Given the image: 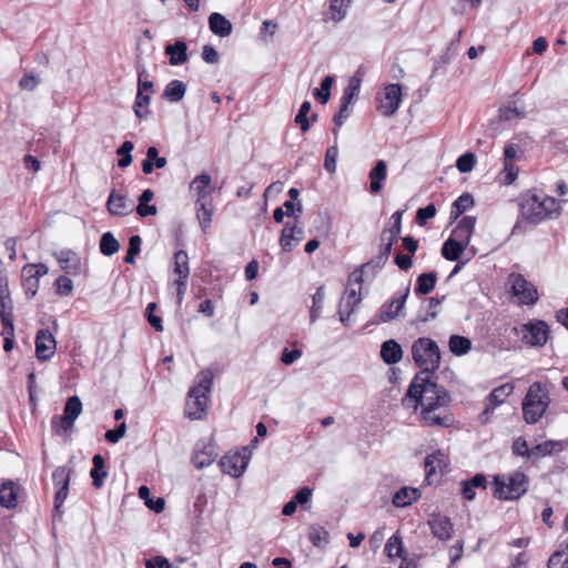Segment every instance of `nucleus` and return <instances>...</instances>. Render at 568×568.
<instances>
[{
    "instance_id": "1",
    "label": "nucleus",
    "mask_w": 568,
    "mask_h": 568,
    "mask_svg": "<svg viewBox=\"0 0 568 568\" xmlns=\"http://www.w3.org/2000/svg\"><path fill=\"white\" fill-rule=\"evenodd\" d=\"M403 403L412 405L414 409L420 406V419L426 426L448 428L454 424V417L448 410L449 393L436 383L435 377H428L427 373L415 375Z\"/></svg>"
},
{
    "instance_id": "2",
    "label": "nucleus",
    "mask_w": 568,
    "mask_h": 568,
    "mask_svg": "<svg viewBox=\"0 0 568 568\" xmlns=\"http://www.w3.org/2000/svg\"><path fill=\"white\" fill-rule=\"evenodd\" d=\"M213 373L206 368L196 375V382L189 390L184 414L191 420L203 419L207 413L213 387Z\"/></svg>"
},
{
    "instance_id": "3",
    "label": "nucleus",
    "mask_w": 568,
    "mask_h": 568,
    "mask_svg": "<svg viewBox=\"0 0 568 568\" xmlns=\"http://www.w3.org/2000/svg\"><path fill=\"white\" fill-rule=\"evenodd\" d=\"M523 219L531 224H538L559 213L560 205L555 197L546 194L526 193L519 199Z\"/></svg>"
},
{
    "instance_id": "4",
    "label": "nucleus",
    "mask_w": 568,
    "mask_h": 568,
    "mask_svg": "<svg viewBox=\"0 0 568 568\" xmlns=\"http://www.w3.org/2000/svg\"><path fill=\"white\" fill-rule=\"evenodd\" d=\"M550 404L549 392L540 382H534L523 400V415L528 424H536L546 413Z\"/></svg>"
},
{
    "instance_id": "5",
    "label": "nucleus",
    "mask_w": 568,
    "mask_h": 568,
    "mask_svg": "<svg viewBox=\"0 0 568 568\" xmlns=\"http://www.w3.org/2000/svg\"><path fill=\"white\" fill-rule=\"evenodd\" d=\"M412 356L419 373H427L428 377H435L440 366V351L437 343L428 337H419L412 345Z\"/></svg>"
},
{
    "instance_id": "6",
    "label": "nucleus",
    "mask_w": 568,
    "mask_h": 568,
    "mask_svg": "<svg viewBox=\"0 0 568 568\" xmlns=\"http://www.w3.org/2000/svg\"><path fill=\"white\" fill-rule=\"evenodd\" d=\"M494 496L503 500L518 499L528 490L529 479L521 471L494 477Z\"/></svg>"
},
{
    "instance_id": "7",
    "label": "nucleus",
    "mask_w": 568,
    "mask_h": 568,
    "mask_svg": "<svg viewBox=\"0 0 568 568\" xmlns=\"http://www.w3.org/2000/svg\"><path fill=\"white\" fill-rule=\"evenodd\" d=\"M511 293L518 298L521 305H535L539 300L537 287L524 275L519 273H510L507 278Z\"/></svg>"
},
{
    "instance_id": "8",
    "label": "nucleus",
    "mask_w": 568,
    "mask_h": 568,
    "mask_svg": "<svg viewBox=\"0 0 568 568\" xmlns=\"http://www.w3.org/2000/svg\"><path fill=\"white\" fill-rule=\"evenodd\" d=\"M82 412V403L78 396H71L67 399L63 415L54 416L51 420V428L55 434L68 433L73 428L75 419Z\"/></svg>"
},
{
    "instance_id": "9",
    "label": "nucleus",
    "mask_w": 568,
    "mask_h": 568,
    "mask_svg": "<svg viewBox=\"0 0 568 568\" xmlns=\"http://www.w3.org/2000/svg\"><path fill=\"white\" fill-rule=\"evenodd\" d=\"M363 270H355L348 277V284L339 302V308L353 313L362 302Z\"/></svg>"
},
{
    "instance_id": "10",
    "label": "nucleus",
    "mask_w": 568,
    "mask_h": 568,
    "mask_svg": "<svg viewBox=\"0 0 568 568\" xmlns=\"http://www.w3.org/2000/svg\"><path fill=\"white\" fill-rule=\"evenodd\" d=\"M523 341L532 347H542L549 338V326L545 321L532 320L520 326Z\"/></svg>"
},
{
    "instance_id": "11",
    "label": "nucleus",
    "mask_w": 568,
    "mask_h": 568,
    "mask_svg": "<svg viewBox=\"0 0 568 568\" xmlns=\"http://www.w3.org/2000/svg\"><path fill=\"white\" fill-rule=\"evenodd\" d=\"M409 292H410L409 286H406L404 288V291L402 292V294L393 297L390 301L385 302L378 311L377 323H388L399 316H405V313L403 311H404L406 301L409 296Z\"/></svg>"
},
{
    "instance_id": "12",
    "label": "nucleus",
    "mask_w": 568,
    "mask_h": 568,
    "mask_svg": "<svg viewBox=\"0 0 568 568\" xmlns=\"http://www.w3.org/2000/svg\"><path fill=\"white\" fill-rule=\"evenodd\" d=\"M22 285L29 297H33L39 290V280L48 273V267L43 263L26 264L22 267Z\"/></svg>"
},
{
    "instance_id": "13",
    "label": "nucleus",
    "mask_w": 568,
    "mask_h": 568,
    "mask_svg": "<svg viewBox=\"0 0 568 568\" xmlns=\"http://www.w3.org/2000/svg\"><path fill=\"white\" fill-rule=\"evenodd\" d=\"M514 386L510 383L503 384L494 388L485 400V409L480 414V422L486 424L493 412L501 405L513 393Z\"/></svg>"
},
{
    "instance_id": "14",
    "label": "nucleus",
    "mask_w": 568,
    "mask_h": 568,
    "mask_svg": "<svg viewBox=\"0 0 568 568\" xmlns=\"http://www.w3.org/2000/svg\"><path fill=\"white\" fill-rule=\"evenodd\" d=\"M402 101V87L392 83L385 87L384 97L379 100L378 110L385 116H392L396 113Z\"/></svg>"
},
{
    "instance_id": "15",
    "label": "nucleus",
    "mask_w": 568,
    "mask_h": 568,
    "mask_svg": "<svg viewBox=\"0 0 568 568\" xmlns=\"http://www.w3.org/2000/svg\"><path fill=\"white\" fill-rule=\"evenodd\" d=\"M221 470L234 478H239L248 465V458L240 453H227L220 460Z\"/></svg>"
},
{
    "instance_id": "16",
    "label": "nucleus",
    "mask_w": 568,
    "mask_h": 568,
    "mask_svg": "<svg viewBox=\"0 0 568 568\" xmlns=\"http://www.w3.org/2000/svg\"><path fill=\"white\" fill-rule=\"evenodd\" d=\"M57 342L49 329H39L36 336V354L39 361H49L55 352Z\"/></svg>"
},
{
    "instance_id": "17",
    "label": "nucleus",
    "mask_w": 568,
    "mask_h": 568,
    "mask_svg": "<svg viewBox=\"0 0 568 568\" xmlns=\"http://www.w3.org/2000/svg\"><path fill=\"white\" fill-rule=\"evenodd\" d=\"M356 97V88H346L341 98V106L338 112L334 115L333 122L335 123V129H333V134L335 138L338 135V129L344 124V122L351 115V104L353 103Z\"/></svg>"
},
{
    "instance_id": "18",
    "label": "nucleus",
    "mask_w": 568,
    "mask_h": 568,
    "mask_svg": "<svg viewBox=\"0 0 568 568\" xmlns=\"http://www.w3.org/2000/svg\"><path fill=\"white\" fill-rule=\"evenodd\" d=\"M428 525L435 537L440 540H448L452 538L454 528L450 519L440 513H433L429 516Z\"/></svg>"
},
{
    "instance_id": "19",
    "label": "nucleus",
    "mask_w": 568,
    "mask_h": 568,
    "mask_svg": "<svg viewBox=\"0 0 568 568\" xmlns=\"http://www.w3.org/2000/svg\"><path fill=\"white\" fill-rule=\"evenodd\" d=\"M60 264V267L68 275H79L82 272V262L80 256L71 250H62L53 254Z\"/></svg>"
},
{
    "instance_id": "20",
    "label": "nucleus",
    "mask_w": 568,
    "mask_h": 568,
    "mask_svg": "<svg viewBox=\"0 0 568 568\" xmlns=\"http://www.w3.org/2000/svg\"><path fill=\"white\" fill-rule=\"evenodd\" d=\"M518 146L514 143H508L504 148V183L506 185L515 182L518 175V168L515 165V160L518 153Z\"/></svg>"
},
{
    "instance_id": "21",
    "label": "nucleus",
    "mask_w": 568,
    "mask_h": 568,
    "mask_svg": "<svg viewBox=\"0 0 568 568\" xmlns=\"http://www.w3.org/2000/svg\"><path fill=\"white\" fill-rule=\"evenodd\" d=\"M134 203L126 196L116 194L112 191L109 195L106 207L111 215L124 216L133 211Z\"/></svg>"
},
{
    "instance_id": "22",
    "label": "nucleus",
    "mask_w": 568,
    "mask_h": 568,
    "mask_svg": "<svg viewBox=\"0 0 568 568\" xmlns=\"http://www.w3.org/2000/svg\"><path fill=\"white\" fill-rule=\"evenodd\" d=\"M475 224H476L475 216H470V215L463 216L459 220V222L457 223L456 227L453 230L449 237L456 239L455 241L467 246L471 239V235L474 233Z\"/></svg>"
},
{
    "instance_id": "23",
    "label": "nucleus",
    "mask_w": 568,
    "mask_h": 568,
    "mask_svg": "<svg viewBox=\"0 0 568 568\" xmlns=\"http://www.w3.org/2000/svg\"><path fill=\"white\" fill-rule=\"evenodd\" d=\"M215 447L212 443L199 444L192 456V463L197 469L210 466L216 457Z\"/></svg>"
},
{
    "instance_id": "24",
    "label": "nucleus",
    "mask_w": 568,
    "mask_h": 568,
    "mask_svg": "<svg viewBox=\"0 0 568 568\" xmlns=\"http://www.w3.org/2000/svg\"><path fill=\"white\" fill-rule=\"evenodd\" d=\"M369 190L372 193L376 194L382 191L384 187L383 182L387 178V164L384 160H378L375 166L371 170L369 174Z\"/></svg>"
},
{
    "instance_id": "25",
    "label": "nucleus",
    "mask_w": 568,
    "mask_h": 568,
    "mask_svg": "<svg viewBox=\"0 0 568 568\" xmlns=\"http://www.w3.org/2000/svg\"><path fill=\"white\" fill-rule=\"evenodd\" d=\"M210 184H211V176L206 173L197 175L193 179L190 187L196 194L195 202L212 201Z\"/></svg>"
},
{
    "instance_id": "26",
    "label": "nucleus",
    "mask_w": 568,
    "mask_h": 568,
    "mask_svg": "<svg viewBox=\"0 0 568 568\" xmlns=\"http://www.w3.org/2000/svg\"><path fill=\"white\" fill-rule=\"evenodd\" d=\"M209 27L212 33L221 38L229 37L233 30L232 23L219 12H213L210 14Z\"/></svg>"
},
{
    "instance_id": "27",
    "label": "nucleus",
    "mask_w": 568,
    "mask_h": 568,
    "mask_svg": "<svg viewBox=\"0 0 568 568\" xmlns=\"http://www.w3.org/2000/svg\"><path fill=\"white\" fill-rule=\"evenodd\" d=\"M397 240H393L392 237L386 236V241L382 242L383 244H382L381 251H379L378 255L375 257V260L369 261V262L365 263L364 265H362L361 270H363L365 272L369 268H374V270L382 268L385 265V263L387 262V260L390 255V252H392L393 244Z\"/></svg>"
},
{
    "instance_id": "28",
    "label": "nucleus",
    "mask_w": 568,
    "mask_h": 568,
    "mask_svg": "<svg viewBox=\"0 0 568 568\" xmlns=\"http://www.w3.org/2000/svg\"><path fill=\"white\" fill-rule=\"evenodd\" d=\"M165 54L170 57L171 65H180L187 61V45L184 41L178 40L174 44H168L164 49Z\"/></svg>"
},
{
    "instance_id": "29",
    "label": "nucleus",
    "mask_w": 568,
    "mask_h": 568,
    "mask_svg": "<svg viewBox=\"0 0 568 568\" xmlns=\"http://www.w3.org/2000/svg\"><path fill=\"white\" fill-rule=\"evenodd\" d=\"M420 496L422 493L417 488L402 487L393 496V505L398 508L407 507L418 500Z\"/></svg>"
},
{
    "instance_id": "30",
    "label": "nucleus",
    "mask_w": 568,
    "mask_h": 568,
    "mask_svg": "<svg viewBox=\"0 0 568 568\" xmlns=\"http://www.w3.org/2000/svg\"><path fill=\"white\" fill-rule=\"evenodd\" d=\"M564 449V445L560 440L548 439L544 443L537 444L530 448L532 459H539L546 456H550L555 453H559Z\"/></svg>"
},
{
    "instance_id": "31",
    "label": "nucleus",
    "mask_w": 568,
    "mask_h": 568,
    "mask_svg": "<svg viewBox=\"0 0 568 568\" xmlns=\"http://www.w3.org/2000/svg\"><path fill=\"white\" fill-rule=\"evenodd\" d=\"M381 356L386 364H396L402 359L403 351L396 341L388 339L382 344Z\"/></svg>"
},
{
    "instance_id": "32",
    "label": "nucleus",
    "mask_w": 568,
    "mask_h": 568,
    "mask_svg": "<svg viewBox=\"0 0 568 568\" xmlns=\"http://www.w3.org/2000/svg\"><path fill=\"white\" fill-rule=\"evenodd\" d=\"M18 490L19 487L14 483H3L0 486V505L8 509L16 508Z\"/></svg>"
},
{
    "instance_id": "33",
    "label": "nucleus",
    "mask_w": 568,
    "mask_h": 568,
    "mask_svg": "<svg viewBox=\"0 0 568 568\" xmlns=\"http://www.w3.org/2000/svg\"><path fill=\"white\" fill-rule=\"evenodd\" d=\"M186 92V85L180 80H172L166 85L162 93V98L169 102H180Z\"/></svg>"
},
{
    "instance_id": "34",
    "label": "nucleus",
    "mask_w": 568,
    "mask_h": 568,
    "mask_svg": "<svg viewBox=\"0 0 568 568\" xmlns=\"http://www.w3.org/2000/svg\"><path fill=\"white\" fill-rule=\"evenodd\" d=\"M297 230V222L287 221L280 236V245L283 251L291 252L297 244H295V232Z\"/></svg>"
},
{
    "instance_id": "35",
    "label": "nucleus",
    "mask_w": 568,
    "mask_h": 568,
    "mask_svg": "<svg viewBox=\"0 0 568 568\" xmlns=\"http://www.w3.org/2000/svg\"><path fill=\"white\" fill-rule=\"evenodd\" d=\"M196 219L201 230L205 233L211 225L213 216L212 201L195 202Z\"/></svg>"
},
{
    "instance_id": "36",
    "label": "nucleus",
    "mask_w": 568,
    "mask_h": 568,
    "mask_svg": "<svg viewBox=\"0 0 568 568\" xmlns=\"http://www.w3.org/2000/svg\"><path fill=\"white\" fill-rule=\"evenodd\" d=\"M92 464H93V467L90 471V475L93 480V486L95 488H101L103 486V481H104L105 477L108 476V473L104 469L105 468L104 458L100 454H97L92 458Z\"/></svg>"
},
{
    "instance_id": "37",
    "label": "nucleus",
    "mask_w": 568,
    "mask_h": 568,
    "mask_svg": "<svg viewBox=\"0 0 568 568\" xmlns=\"http://www.w3.org/2000/svg\"><path fill=\"white\" fill-rule=\"evenodd\" d=\"M436 282L437 274L435 272L422 273L417 277L414 291L416 294L427 295L434 290Z\"/></svg>"
},
{
    "instance_id": "38",
    "label": "nucleus",
    "mask_w": 568,
    "mask_h": 568,
    "mask_svg": "<svg viewBox=\"0 0 568 568\" xmlns=\"http://www.w3.org/2000/svg\"><path fill=\"white\" fill-rule=\"evenodd\" d=\"M475 204L473 195L463 193L456 201H454L450 210V220H457L464 212L473 207Z\"/></svg>"
},
{
    "instance_id": "39",
    "label": "nucleus",
    "mask_w": 568,
    "mask_h": 568,
    "mask_svg": "<svg viewBox=\"0 0 568 568\" xmlns=\"http://www.w3.org/2000/svg\"><path fill=\"white\" fill-rule=\"evenodd\" d=\"M456 239H448L442 247V255L448 261H458L460 255L467 247L466 245L455 241Z\"/></svg>"
},
{
    "instance_id": "40",
    "label": "nucleus",
    "mask_w": 568,
    "mask_h": 568,
    "mask_svg": "<svg viewBox=\"0 0 568 568\" xmlns=\"http://www.w3.org/2000/svg\"><path fill=\"white\" fill-rule=\"evenodd\" d=\"M173 272L179 275L180 280H189L190 267L189 256L183 250L175 252L174 254V268Z\"/></svg>"
},
{
    "instance_id": "41",
    "label": "nucleus",
    "mask_w": 568,
    "mask_h": 568,
    "mask_svg": "<svg viewBox=\"0 0 568 568\" xmlns=\"http://www.w3.org/2000/svg\"><path fill=\"white\" fill-rule=\"evenodd\" d=\"M449 351L456 356H463L467 354L471 348V342L469 338L460 335H452L448 342Z\"/></svg>"
},
{
    "instance_id": "42",
    "label": "nucleus",
    "mask_w": 568,
    "mask_h": 568,
    "mask_svg": "<svg viewBox=\"0 0 568 568\" xmlns=\"http://www.w3.org/2000/svg\"><path fill=\"white\" fill-rule=\"evenodd\" d=\"M100 252L105 256H112L120 248L119 241L111 232H105L100 239Z\"/></svg>"
},
{
    "instance_id": "43",
    "label": "nucleus",
    "mask_w": 568,
    "mask_h": 568,
    "mask_svg": "<svg viewBox=\"0 0 568 568\" xmlns=\"http://www.w3.org/2000/svg\"><path fill=\"white\" fill-rule=\"evenodd\" d=\"M325 298V287L322 285L317 287L316 292L312 296V307H311V314L310 320L312 323H314L321 315L323 303Z\"/></svg>"
},
{
    "instance_id": "44",
    "label": "nucleus",
    "mask_w": 568,
    "mask_h": 568,
    "mask_svg": "<svg viewBox=\"0 0 568 568\" xmlns=\"http://www.w3.org/2000/svg\"><path fill=\"white\" fill-rule=\"evenodd\" d=\"M13 317V304L10 297L9 288L3 291L0 288V320Z\"/></svg>"
},
{
    "instance_id": "45",
    "label": "nucleus",
    "mask_w": 568,
    "mask_h": 568,
    "mask_svg": "<svg viewBox=\"0 0 568 568\" xmlns=\"http://www.w3.org/2000/svg\"><path fill=\"white\" fill-rule=\"evenodd\" d=\"M402 215H403V213L400 211H396L395 213H393V215H392L393 225L388 230L383 231V233L381 235L382 242L386 241V236H389L393 240L398 239L400 231H402Z\"/></svg>"
},
{
    "instance_id": "46",
    "label": "nucleus",
    "mask_w": 568,
    "mask_h": 568,
    "mask_svg": "<svg viewBox=\"0 0 568 568\" xmlns=\"http://www.w3.org/2000/svg\"><path fill=\"white\" fill-rule=\"evenodd\" d=\"M351 3L349 1L331 0L329 10L332 11V19L335 22L342 21L346 17Z\"/></svg>"
},
{
    "instance_id": "47",
    "label": "nucleus",
    "mask_w": 568,
    "mask_h": 568,
    "mask_svg": "<svg viewBox=\"0 0 568 568\" xmlns=\"http://www.w3.org/2000/svg\"><path fill=\"white\" fill-rule=\"evenodd\" d=\"M71 469L65 466L57 467L52 473V480L57 488L69 487Z\"/></svg>"
},
{
    "instance_id": "48",
    "label": "nucleus",
    "mask_w": 568,
    "mask_h": 568,
    "mask_svg": "<svg viewBox=\"0 0 568 568\" xmlns=\"http://www.w3.org/2000/svg\"><path fill=\"white\" fill-rule=\"evenodd\" d=\"M333 81V78L327 75L322 80L321 88L314 90V97L322 104H325L329 100Z\"/></svg>"
},
{
    "instance_id": "49",
    "label": "nucleus",
    "mask_w": 568,
    "mask_h": 568,
    "mask_svg": "<svg viewBox=\"0 0 568 568\" xmlns=\"http://www.w3.org/2000/svg\"><path fill=\"white\" fill-rule=\"evenodd\" d=\"M311 102L304 101L298 110V113L295 116V123L300 125L301 130L303 132H307L310 130V120L307 118V114L311 111Z\"/></svg>"
},
{
    "instance_id": "50",
    "label": "nucleus",
    "mask_w": 568,
    "mask_h": 568,
    "mask_svg": "<svg viewBox=\"0 0 568 568\" xmlns=\"http://www.w3.org/2000/svg\"><path fill=\"white\" fill-rule=\"evenodd\" d=\"M385 552L388 557H402L403 541L397 535H393L385 545Z\"/></svg>"
},
{
    "instance_id": "51",
    "label": "nucleus",
    "mask_w": 568,
    "mask_h": 568,
    "mask_svg": "<svg viewBox=\"0 0 568 568\" xmlns=\"http://www.w3.org/2000/svg\"><path fill=\"white\" fill-rule=\"evenodd\" d=\"M443 457L444 455L439 450L426 456L425 468L427 478L436 473V468L440 465Z\"/></svg>"
},
{
    "instance_id": "52",
    "label": "nucleus",
    "mask_w": 568,
    "mask_h": 568,
    "mask_svg": "<svg viewBox=\"0 0 568 568\" xmlns=\"http://www.w3.org/2000/svg\"><path fill=\"white\" fill-rule=\"evenodd\" d=\"M445 296L439 297H430L427 300V310L425 315H419L418 320L422 322H427L429 320H434L437 316V307L440 305Z\"/></svg>"
},
{
    "instance_id": "53",
    "label": "nucleus",
    "mask_w": 568,
    "mask_h": 568,
    "mask_svg": "<svg viewBox=\"0 0 568 568\" xmlns=\"http://www.w3.org/2000/svg\"><path fill=\"white\" fill-rule=\"evenodd\" d=\"M476 164V156L474 153L467 152L460 155L456 161V166L462 173L470 172Z\"/></svg>"
},
{
    "instance_id": "54",
    "label": "nucleus",
    "mask_w": 568,
    "mask_h": 568,
    "mask_svg": "<svg viewBox=\"0 0 568 568\" xmlns=\"http://www.w3.org/2000/svg\"><path fill=\"white\" fill-rule=\"evenodd\" d=\"M499 118L503 121H509L515 118H525V112L520 109H518L516 105H505L499 109Z\"/></svg>"
},
{
    "instance_id": "55",
    "label": "nucleus",
    "mask_w": 568,
    "mask_h": 568,
    "mask_svg": "<svg viewBox=\"0 0 568 568\" xmlns=\"http://www.w3.org/2000/svg\"><path fill=\"white\" fill-rule=\"evenodd\" d=\"M54 285H55L57 294H59L61 296H69L73 291L72 281L68 276H64V275L59 276L55 280Z\"/></svg>"
},
{
    "instance_id": "56",
    "label": "nucleus",
    "mask_w": 568,
    "mask_h": 568,
    "mask_svg": "<svg viewBox=\"0 0 568 568\" xmlns=\"http://www.w3.org/2000/svg\"><path fill=\"white\" fill-rule=\"evenodd\" d=\"M338 156V149L336 145H332L326 150L324 168L328 173H335L336 160Z\"/></svg>"
},
{
    "instance_id": "57",
    "label": "nucleus",
    "mask_w": 568,
    "mask_h": 568,
    "mask_svg": "<svg viewBox=\"0 0 568 568\" xmlns=\"http://www.w3.org/2000/svg\"><path fill=\"white\" fill-rule=\"evenodd\" d=\"M151 101V98L149 94H144L141 92L136 93V98L134 101V113L138 118L142 119L146 116L148 110L143 112V108H146Z\"/></svg>"
},
{
    "instance_id": "58",
    "label": "nucleus",
    "mask_w": 568,
    "mask_h": 568,
    "mask_svg": "<svg viewBox=\"0 0 568 568\" xmlns=\"http://www.w3.org/2000/svg\"><path fill=\"white\" fill-rule=\"evenodd\" d=\"M511 449H513L514 455H516V456L527 457V458L532 459V455L530 454V448L528 447V443L524 437H518L513 443Z\"/></svg>"
},
{
    "instance_id": "59",
    "label": "nucleus",
    "mask_w": 568,
    "mask_h": 568,
    "mask_svg": "<svg viewBox=\"0 0 568 568\" xmlns=\"http://www.w3.org/2000/svg\"><path fill=\"white\" fill-rule=\"evenodd\" d=\"M126 424L122 422L114 429H109L105 433V439L111 444H116L121 438L125 436Z\"/></svg>"
},
{
    "instance_id": "60",
    "label": "nucleus",
    "mask_w": 568,
    "mask_h": 568,
    "mask_svg": "<svg viewBox=\"0 0 568 568\" xmlns=\"http://www.w3.org/2000/svg\"><path fill=\"white\" fill-rule=\"evenodd\" d=\"M436 215V207L434 204H428L425 207H420L417 211L416 220L419 225L426 224V222Z\"/></svg>"
},
{
    "instance_id": "61",
    "label": "nucleus",
    "mask_w": 568,
    "mask_h": 568,
    "mask_svg": "<svg viewBox=\"0 0 568 568\" xmlns=\"http://www.w3.org/2000/svg\"><path fill=\"white\" fill-rule=\"evenodd\" d=\"M565 554L562 551L554 552L548 559V568H568V554L562 559Z\"/></svg>"
},
{
    "instance_id": "62",
    "label": "nucleus",
    "mask_w": 568,
    "mask_h": 568,
    "mask_svg": "<svg viewBox=\"0 0 568 568\" xmlns=\"http://www.w3.org/2000/svg\"><path fill=\"white\" fill-rule=\"evenodd\" d=\"M283 207L285 209V214L288 217H294L295 221L300 219V215L303 211V206L301 202H297L296 204L293 201H285L283 204Z\"/></svg>"
},
{
    "instance_id": "63",
    "label": "nucleus",
    "mask_w": 568,
    "mask_h": 568,
    "mask_svg": "<svg viewBox=\"0 0 568 568\" xmlns=\"http://www.w3.org/2000/svg\"><path fill=\"white\" fill-rule=\"evenodd\" d=\"M301 356H302V351L298 348H295V349L284 348L282 352V355H281V361L285 365H292Z\"/></svg>"
},
{
    "instance_id": "64",
    "label": "nucleus",
    "mask_w": 568,
    "mask_h": 568,
    "mask_svg": "<svg viewBox=\"0 0 568 568\" xmlns=\"http://www.w3.org/2000/svg\"><path fill=\"white\" fill-rule=\"evenodd\" d=\"M202 59L206 63L215 64L219 62V53L214 47H212L210 44H205L203 47V51H202Z\"/></svg>"
}]
</instances>
